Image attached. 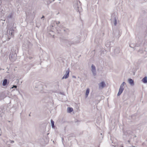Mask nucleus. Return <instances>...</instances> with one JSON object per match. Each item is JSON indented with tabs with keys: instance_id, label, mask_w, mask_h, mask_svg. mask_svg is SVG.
I'll use <instances>...</instances> for the list:
<instances>
[{
	"instance_id": "obj_1",
	"label": "nucleus",
	"mask_w": 147,
	"mask_h": 147,
	"mask_svg": "<svg viewBox=\"0 0 147 147\" xmlns=\"http://www.w3.org/2000/svg\"><path fill=\"white\" fill-rule=\"evenodd\" d=\"M122 86L123 85L121 86H120V88L119 89V92L117 94L118 96L120 95L121 94V93L122 92L123 90L124 89H123V88H122Z\"/></svg>"
},
{
	"instance_id": "obj_2",
	"label": "nucleus",
	"mask_w": 147,
	"mask_h": 147,
	"mask_svg": "<svg viewBox=\"0 0 147 147\" xmlns=\"http://www.w3.org/2000/svg\"><path fill=\"white\" fill-rule=\"evenodd\" d=\"M69 69H68L66 71V74H67L66 75H65L63 77V79L64 78H67L69 76Z\"/></svg>"
},
{
	"instance_id": "obj_3",
	"label": "nucleus",
	"mask_w": 147,
	"mask_h": 147,
	"mask_svg": "<svg viewBox=\"0 0 147 147\" xmlns=\"http://www.w3.org/2000/svg\"><path fill=\"white\" fill-rule=\"evenodd\" d=\"M105 86V84L104 82H102L99 84V87L100 88H103Z\"/></svg>"
},
{
	"instance_id": "obj_4",
	"label": "nucleus",
	"mask_w": 147,
	"mask_h": 147,
	"mask_svg": "<svg viewBox=\"0 0 147 147\" xmlns=\"http://www.w3.org/2000/svg\"><path fill=\"white\" fill-rule=\"evenodd\" d=\"M67 111L68 113H71L73 111V109L72 108L68 107L67 109Z\"/></svg>"
},
{
	"instance_id": "obj_5",
	"label": "nucleus",
	"mask_w": 147,
	"mask_h": 147,
	"mask_svg": "<svg viewBox=\"0 0 147 147\" xmlns=\"http://www.w3.org/2000/svg\"><path fill=\"white\" fill-rule=\"evenodd\" d=\"M142 81L144 83H147V77H145L142 80Z\"/></svg>"
},
{
	"instance_id": "obj_6",
	"label": "nucleus",
	"mask_w": 147,
	"mask_h": 147,
	"mask_svg": "<svg viewBox=\"0 0 147 147\" xmlns=\"http://www.w3.org/2000/svg\"><path fill=\"white\" fill-rule=\"evenodd\" d=\"M129 82V84L131 85H134V81L131 79H129L128 80Z\"/></svg>"
},
{
	"instance_id": "obj_7",
	"label": "nucleus",
	"mask_w": 147,
	"mask_h": 147,
	"mask_svg": "<svg viewBox=\"0 0 147 147\" xmlns=\"http://www.w3.org/2000/svg\"><path fill=\"white\" fill-rule=\"evenodd\" d=\"M90 89L89 88H87L86 90V97H87L89 94V93Z\"/></svg>"
},
{
	"instance_id": "obj_8",
	"label": "nucleus",
	"mask_w": 147,
	"mask_h": 147,
	"mask_svg": "<svg viewBox=\"0 0 147 147\" xmlns=\"http://www.w3.org/2000/svg\"><path fill=\"white\" fill-rule=\"evenodd\" d=\"M7 79H5L3 80V86H5L7 83Z\"/></svg>"
},
{
	"instance_id": "obj_9",
	"label": "nucleus",
	"mask_w": 147,
	"mask_h": 147,
	"mask_svg": "<svg viewBox=\"0 0 147 147\" xmlns=\"http://www.w3.org/2000/svg\"><path fill=\"white\" fill-rule=\"evenodd\" d=\"M92 71L93 72V73H94V71L95 70V67L93 65H92Z\"/></svg>"
},
{
	"instance_id": "obj_10",
	"label": "nucleus",
	"mask_w": 147,
	"mask_h": 147,
	"mask_svg": "<svg viewBox=\"0 0 147 147\" xmlns=\"http://www.w3.org/2000/svg\"><path fill=\"white\" fill-rule=\"evenodd\" d=\"M51 122L52 124V127L53 128H54V122L53 121V120H51Z\"/></svg>"
},
{
	"instance_id": "obj_11",
	"label": "nucleus",
	"mask_w": 147,
	"mask_h": 147,
	"mask_svg": "<svg viewBox=\"0 0 147 147\" xmlns=\"http://www.w3.org/2000/svg\"><path fill=\"white\" fill-rule=\"evenodd\" d=\"M125 84V82H123L122 83V84L120 86H121L123 85L122 87V88H123V86H124V84Z\"/></svg>"
},
{
	"instance_id": "obj_12",
	"label": "nucleus",
	"mask_w": 147,
	"mask_h": 147,
	"mask_svg": "<svg viewBox=\"0 0 147 147\" xmlns=\"http://www.w3.org/2000/svg\"><path fill=\"white\" fill-rule=\"evenodd\" d=\"M17 87V86H15V85H13V87H12V88H16Z\"/></svg>"
},
{
	"instance_id": "obj_13",
	"label": "nucleus",
	"mask_w": 147,
	"mask_h": 147,
	"mask_svg": "<svg viewBox=\"0 0 147 147\" xmlns=\"http://www.w3.org/2000/svg\"><path fill=\"white\" fill-rule=\"evenodd\" d=\"M117 24V21L116 20H115V25H116Z\"/></svg>"
},
{
	"instance_id": "obj_14",
	"label": "nucleus",
	"mask_w": 147,
	"mask_h": 147,
	"mask_svg": "<svg viewBox=\"0 0 147 147\" xmlns=\"http://www.w3.org/2000/svg\"><path fill=\"white\" fill-rule=\"evenodd\" d=\"M44 18V16H43L42 18Z\"/></svg>"
}]
</instances>
